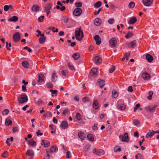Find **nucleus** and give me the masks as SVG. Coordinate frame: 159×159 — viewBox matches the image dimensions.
<instances>
[{"instance_id":"a878e982","label":"nucleus","mask_w":159,"mask_h":159,"mask_svg":"<svg viewBox=\"0 0 159 159\" xmlns=\"http://www.w3.org/2000/svg\"><path fill=\"white\" fill-rule=\"evenodd\" d=\"M57 76L56 75V72L54 71L52 74V82L56 81L57 80Z\"/></svg>"},{"instance_id":"72a5a7b5","label":"nucleus","mask_w":159,"mask_h":159,"mask_svg":"<svg viewBox=\"0 0 159 159\" xmlns=\"http://www.w3.org/2000/svg\"><path fill=\"white\" fill-rule=\"evenodd\" d=\"M46 40V37H40L39 39V43L41 44L43 43Z\"/></svg>"},{"instance_id":"6e6552de","label":"nucleus","mask_w":159,"mask_h":159,"mask_svg":"<svg viewBox=\"0 0 159 159\" xmlns=\"http://www.w3.org/2000/svg\"><path fill=\"white\" fill-rule=\"evenodd\" d=\"M157 107V105H154L153 107L149 106L146 108V111L149 112H154L156 108Z\"/></svg>"},{"instance_id":"49530a36","label":"nucleus","mask_w":159,"mask_h":159,"mask_svg":"<svg viewBox=\"0 0 159 159\" xmlns=\"http://www.w3.org/2000/svg\"><path fill=\"white\" fill-rule=\"evenodd\" d=\"M9 111L8 110L6 109L2 111V114L3 115H6L7 114L9 113Z\"/></svg>"},{"instance_id":"0eeeda50","label":"nucleus","mask_w":159,"mask_h":159,"mask_svg":"<svg viewBox=\"0 0 159 159\" xmlns=\"http://www.w3.org/2000/svg\"><path fill=\"white\" fill-rule=\"evenodd\" d=\"M26 155L27 156L30 157L29 159H33L34 158V153L33 150H28L26 151Z\"/></svg>"},{"instance_id":"6ab92c4d","label":"nucleus","mask_w":159,"mask_h":159,"mask_svg":"<svg viewBox=\"0 0 159 159\" xmlns=\"http://www.w3.org/2000/svg\"><path fill=\"white\" fill-rule=\"evenodd\" d=\"M94 39L97 45H100L101 43V39L98 35H96L94 37Z\"/></svg>"},{"instance_id":"b1692460","label":"nucleus","mask_w":159,"mask_h":159,"mask_svg":"<svg viewBox=\"0 0 159 159\" xmlns=\"http://www.w3.org/2000/svg\"><path fill=\"white\" fill-rule=\"evenodd\" d=\"M78 136L82 140H84L85 138V134L81 131L79 132L78 133Z\"/></svg>"},{"instance_id":"680f3d73","label":"nucleus","mask_w":159,"mask_h":159,"mask_svg":"<svg viewBox=\"0 0 159 159\" xmlns=\"http://www.w3.org/2000/svg\"><path fill=\"white\" fill-rule=\"evenodd\" d=\"M68 72L66 70H63L61 71V74L62 75L64 76H66V75L67 74Z\"/></svg>"},{"instance_id":"c9c22d12","label":"nucleus","mask_w":159,"mask_h":159,"mask_svg":"<svg viewBox=\"0 0 159 159\" xmlns=\"http://www.w3.org/2000/svg\"><path fill=\"white\" fill-rule=\"evenodd\" d=\"M154 131L152 130V132H149L146 135V137L147 138H148L149 137H151L153 135H154L155 133H154Z\"/></svg>"},{"instance_id":"7ed1b4c3","label":"nucleus","mask_w":159,"mask_h":159,"mask_svg":"<svg viewBox=\"0 0 159 159\" xmlns=\"http://www.w3.org/2000/svg\"><path fill=\"white\" fill-rule=\"evenodd\" d=\"M13 39L15 42H18L20 39V33L19 32L15 33L13 35Z\"/></svg>"},{"instance_id":"f257e3e1","label":"nucleus","mask_w":159,"mask_h":159,"mask_svg":"<svg viewBox=\"0 0 159 159\" xmlns=\"http://www.w3.org/2000/svg\"><path fill=\"white\" fill-rule=\"evenodd\" d=\"M75 35L77 40L80 41L84 37V34L81 27L75 31Z\"/></svg>"},{"instance_id":"3c124183","label":"nucleus","mask_w":159,"mask_h":159,"mask_svg":"<svg viewBox=\"0 0 159 159\" xmlns=\"http://www.w3.org/2000/svg\"><path fill=\"white\" fill-rule=\"evenodd\" d=\"M134 124L136 125H138L140 124V123L138 120H134L133 121Z\"/></svg>"},{"instance_id":"864d4df0","label":"nucleus","mask_w":159,"mask_h":159,"mask_svg":"<svg viewBox=\"0 0 159 159\" xmlns=\"http://www.w3.org/2000/svg\"><path fill=\"white\" fill-rule=\"evenodd\" d=\"M8 155V153L7 151L4 152L2 155V157H6Z\"/></svg>"},{"instance_id":"2eb2a0df","label":"nucleus","mask_w":159,"mask_h":159,"mask_svg":"<svg viewBox=\"0 0 159 159\" xmlns=\"http://www.w3.org/2000/svg\"><path fill=\"white\" fill-rule=\"evenodd\" d=\"M51 8V5L50 4L46 5L45 7V10L47 13V16L50 13V9Z\"/></svg>"},{"instance_id":"39448f33","label":"nucleus","mask_w":159,"mask_h":159,"mask_svg":"<svg viewBox=\"0 0 159 159\" xmlns=\"http://www.w3.org/2000/svg\"><path fill=\"white\" fill-rule=\"evenodd\" d=\"M119 138L121 139L122 141L126 142L129 139L128 134L127 133H125L124 135H120Z\"/></svg>"},{"instance_id":"7c9ffc66","label":"nucleus","mask_w":159,"mask_h":159,"mask_svg":"<svg viewBox=\"0 0 159 159\" xmlns=\"http://www.w3.org/2000/svg\"><path fill=\"white\" fill-rule=\"evenodd\" d=\"M133 35V34L132 32L129 31L125 36V38L128 39L129 38L132 37Z\"/></svg>"},{"instance_id":"bb28decb","label":"nucleus","mask_w":159,"mask_h":159,"mask_svg":"<svg viewBox=\"0 0 159 159\" xmlns=\"http://www.w3.org/2000/svg\"><path fill=\"white\" fill-rule=\"evenodd\" d=\"M18 18L17 16H14L10 18L8 20L9 21L16 22L18 20Z\"/></svg>"},{"instance_id":"dca6fc26","label":"nucleus","mask_w":159,"mask_h":159,"mask_svg":"<svg viewBox=\"0 0 159 159\" xmlns=\"http://www.w3.org/2000/svg\"><path fill=\"white\" fill-rule=\"evenodd\" d=\"M41 145H43L44 147L47 148L50 145V143L49 141L47 140H42Z\"/></svg>"},{"instance_id":"393cba45","label":"nucleus","mask_w":159,"mask_h":159,"mask_svg":"<svg viewBox=\"0 0 159 159\" xmlns=\"http://www.w3.org/2000/svg\"><path fill=\"white\" fill-rule=\"evenodd\" d=\"M98 83L99 85L101 88H102L105 85V81L101 79H99L98 80Z\"/></svg>"},{"instance_id":"aec40b11","label":"nucleus","mask_w":159,"mask_h":159,"mask_svg":"<svg viewBox=\"0 0 159 159\" xmlns=\"http://www.w3.org/2000/svg\"><path fill=\"white\" fill-rule=\"evenodd\" d=\"M40 7L38 5H33L32 7V10L33 11L37 12L39 11Z\"/></svg>"},{"instance_id":"a19ab883","label":"nucleus","mask_w":159,"mask_h":159,"mask_svg":"<svg viewBox=\"0 0 159 159\" xmlns=\"http://www.w3.org/2000/svg\"><path fill=\"white\" fill-rule=\"evenodd\" d=\"M135 5V3L133 2H129V5L128 7L129 8H133Z\"/></svg>"},{"instance_id":"e2e57ef3","label":"nucleus","mask_w":159,"mask_h":159,"mask_svg":"<svg viewBox=\"0 0 159 159\" xmlns=\"http://www.w3.org/2000/svg\"><path fill=\"white\" fill-rule=\"evenodd\" d=\"M102 10V8H99L97 11H95L94 12V14L95 15H97L99 14L100 12Z\"/></svg>"},{"instance_id":"37998d69","label":"nucleus","mask_w":159,"mask_h":159,"mask_svg":"<svg viewBox=\"0 0 159 159\" xmlns=\"http://www.w3.org/2000/svg\"><path fill=\"white\" fill-rule=\"evenodd\" d=\"M69 111L68 109L67 108H66L63 111L62 114L63 115H65L67 114H69Z\"/></svg>"},{"instance_id":"bf43d9fd","label":"nucleus","mask_w":159,"mask_h":159,"mask_svg":"<svg viewBox=\"0 0 159 159\" xmlns=\"http://www.w3.org/2000/svg\"><path fill=\"white\" fill-rule=\"evenodd\" d=\"M3 9L5 11H7L9 9V7L8 5H5L4 6Z\"/></svg>"},{"instance_id":"423d86ee","label":"nucleus","mask_w":159,"mask_h":159,"mask_svg":"<svg viewBox=\"0 0 159 159\" xmlns=\"http://www.w3.org/2000/svg\"><path fill=\"white\" fill-rule=\"evenodd\" d=\"M93 152L97 155L101 156L103 155L104 153V151L102 149L98 150L95 148L93 150Z\"/></svg>"},{"instance_id":"2f4dec72","label":"nucleus","mask_w":159,"mask_h":159,"mask_svg":"<svg viewBox=\"0 0 159 159\" xmlns=\"http://www.w3.org/2000/svg\"><path fill=\"white\" fill-rule=\"evenodd\" d=\"M39 80L38 81L39 82H42L44 80V76L43 75L41 74L39 75Z\"/></svg>"},{"instance_id":"69168bd1","label":"nucleus","mask_w":159,"mask_h":159,"mask_svg":"<svg viewBox=\"0 0 159 159\" xmlns=\"http://www.w3.org/2000/svg\"><path fill=\"white\" fill-rule=\"evenodd\" d=\"M47 116L48 117H52V113L49 112V111H48L46 112Z\"/></svg>"},{"instance_id":"4468645a","label":"nucleus","mask_w":159,"mask_h":159,"mask_svg":"<svg viewBox=\"0 0 159 159\" xmlns=\"http://www.w3.org/2000/svg\"><path fill=\"white\" fill-rule=\"evenodd\" d=\"M142 77L143 78L146 80L149 79L151 78L150 74L146 72H144L142 74Z\"/></svg>"},{"instance_id":"f03ea898","label":"nucleus","mask_w":159,"mask_h":159,"mask_svg":"<svg viewBox=\"0 0 159 159\" xmlns=\"http://www.w3.org/2000/svg\"><path fill=\"white\" fill-rule=\"evenodd\" d=\"M18 99L19 103L20 104H22L27 102L28 100L27 96L25 94H22L19 96Z\"/></svg>"},{"instance_id":"4d7b16f0","label":"nucleus","mask_w":159,"mask_h":159,"mask_svg":"<svg viewBox=\"0 0 159 159\" xmlns=\"http://www.w3.org/2000/svg\"><path fill=\"white\" fill-rule=\"evenodd\" d=\"M118 108L121 110H124L125 109V107L124 105H121Z\"/></svg>"},{"instance_id":"9d476101","label":"nucleus","mask_w":159,"mask_h":159,"mask_svg":"<svg viewBox=\"0 0 159 159\" xmlns=\"http://www.w3.org/2000/svg\"><path fill=\"white\" fill-rule=\"evenodd\" d=\"M57 147L56 145H53L51 147L50 149H48L46 150L47 152H50L51 153H53L57 152Z\"/></svg>"},{"instance_id":"c03bdc74","label":"nucleus","mask_w":159,"mask_h":159,"mask_svg":"<svg viewBox=\"0 0 159 159\" xmlns=\"http://www.w3.org/2000/svg\"><path fill=\"white\" fill-rule=\"evenodd\" d=\"M8 42H6V47L7 48V49L8 50L10 51L11 49L10 48L11 47V43H9L8 44Z\"/></svg>"},{"instance_id":"c756f323","label":"nucleus","mask_w":159,"mask_h":159,"mask_svg":"<svg viewBox=\"0 0 159 159\" xmlns=\"http://www.w3.org/2000/svg\"><path fill=\"white\" fill-rule=\"evenodd\" d=\"M87 138L91 141H94V137L93 134H89L87 135Z\"/></svg>"},{"instance_id":"412c9836","label":"nucleus","mask_w":159,"mask_h":159,"mask_svg":"<svg viewBox=\"0 0 159 159\" xmlns=\"http://www.w3.org/2000/svg\"><path fill=\"white\" fill-rule=\"evenodd\" d=\"M93 106L95 109L97 110L98 109L99 106L98 102L97 100H94Z\"/></svg>"},{"instance_id":"0e129e2a","label":"nucleus","mask_w":159,"mask_h":159,"mask_svg":"<svg viewBox=\"0 0 159 159\" xmlns=\"http://www.w3.org/2000/svg\"><path fill=\"white\" fill-rule=\"evenodd\" d=\"M44 17L43 16H40L38 18V21L39 22H42Z\"/></svg>"},{"instance_id":"cd10ccee","label":"nucleus","mask_w":159,"mask_h":159,"mask_svg":"<svg viewBox=\"0 0 159 159\" xmlns=\"http://www.w3.org/2000/svg\"><path fill=\"white\" fill-rule=\"evenodd\" d=\"M95 63L97 64H100L102 62V59L98 56H97L95 58Z\"/></svg>"},{"instance_id":"ddd939ff","label":"nucleus","mask_w":159,"mask_h":159,"mask_svg":"<svg viewBox=\"0 0 159 159\" xmlns=\"http://www.w3.org/2000/svg\"><path fill=\"white\" fill-rule=\"evenodd\" d=\"M126 45L129 46V47H130L132 48H134L136 46V41L134 40L130 43H126Z\"/></svg>"},{"instance_id":"338daca9","label":"nucleus","mask_w":159,"mask_h":159,"mask_svg":"<svg viewBox=\"0 0 159 159\" xmlns=\"http://www.w3.org/2000/svg\"><path fill=\"white\" fill-rule=\"evenodd\" d=\"M128 90L129 92H132L133 91L132 86H129L128 87Z\"/></svg>"},{"instance_id":"8fccbe9b","label":"nucleus","mask_w":159,"mask_h":159,"mask_svg":"<svg viewBox=\"0 0 159 159\" xmlns=\"http://www.w3.org/2000/svg\"><path fill=\"white\" fill-rule=\"evenodd\" d=\"M47 87L48 88H52L53 87V85L51 83H48L46 84Z\"/></svg>"},{"instance_id":"a211bd4d","label":"nucleus","mask_w":159,"mask_h":159,"mask_svg":"<svg viewBox=\"0 0 159 159\" xmlns=\"http://www.w3.org/2000/svg\"><path fill=\"white\" fill-rule=\"evenodd\" d=\"M137 21V19L135 17L131 18L130 20L128 21L129 24H133Z\"/></svg>"},{"instance_id":"6e6d98bb","label":"nucleus","mask_w":159,"mask_h":159,"mask_svg":"<svg viewBox=\"0 0 159 159\" xmlns=\"http://www.w3.org/2000/svg\"><path fill=\"white\" fill-rule=\"evenodd\" d=\"M50 91L51 92L52 94H55L56 96H57V94L58 91L57 90H54L52 89H50Z\"/></svg>"},{"instance_id":"c85d7f7f","label":"nucleus","mask_w":159,"mask_h":159,"mask_svg":"<svg viewBox=\"0 0 159 159\" xmlns=\"http://www.w3.org/2000/svg\"><path fill=\"white\" fill-rule=\"evenodd\" d=\"M28 144L32 146H34L36 145V142L33 139H31L28 141Z\"/></svg>"},{"instance_id":"de8ad7c7","label":"nucleus","mask_w":159,"mask_h":159,"mask_svg":"<svg viewBox=\"0 0 159 159\" xmlns=\"http://www.w3.org/2000/svg\"><path fill=\"white\" fill-rule=\"evenodd\" d=\"M140 107V105L139 104H137L135 107L134 108V112H135Z\"/></svg>"},{"instance_id":"5fc2aeb1","label":"nucleus","mask_w":159,"mask_h":159,"mask_svg":"<svg viewBox=\"0 0 159 159\" xmlns=\"http://www.w3.org/2000/svg\"><path fill=\"white\" fill-rule=\"evenodd\" d=\"M47 154L46 155V156L44 157V159H49L50 158V154H51L52 153H51L50 152H47Z\"/></svg>"},{"instance_id":"a18cd8bd","label":"nucleus","mask_w":159,"mask_h":159,"mask_svg":"<svg viewBox=\"0 0 159 159\" xmlns=\"http://www.w3.org/2000/svg\"><path fill=\"white\" fill-rule=\"evenodd\" d=\"M116 67L114 65H112L109 69V72L110 73H112L115 69Z\"/></svg>"},{"instance_id":"f704fd0d","label":"nucleus","mask_w":159,"mask_h":159,"mask_svg":"<svg viewBox=\"0 0 159 159\" xmlns=\"http://www.w3.org/2000/svg\"><path fill=\"white\" fill-rule=\"evenodd\" d=\"M102 5V3L100 1H98L96 2L94 5V7L95 8H99Z\"/></svg>"},{"instance_id":"774afa93","label":"nucleus","mask_w":159,"mask_h":159,"mask_svg":"<svg viewBox=\"0 0 159 159\" xmlns=\"http://www.w3.org/2000/svg\"><path fill=\"white\" fill-rule=\"evenodd\" d=\"M40 130H38L37 132H36V134L37 136H39V135H42L43 134L41 132H40Z\"/></svg>"},{"instance_id":"13d9d810","label":"nucleus","mask_w":159,"mask_h":159,"mask_svg":"<svg viewBox=\"0 0 159 159\" xmlns=\"http://www.w3.org/2000/svg\"><path fill=\"white\" fill-rule=\"evenodd\" d=\"M66 157L68 158H70L71 157V153L70 151H67L66 152Z\"/></svg>"},{"instance_id":"f8f14e48","label":"nucleus","mask_w":159,"mask_h":159,"mask_svg":"<svg viewBox=\"0 0 159 159\" xmlns=\"http://www.w3.org/2000/svg\"><path fill=\"white\" fill-rule=\"evenodd\" d=\"M60 127L63 129H65L68 128L69 126L66 121H62L60 124Z\"/></svg>"},{"instance_id":"4be33fe9","label":"nucleus","mask_w":159,"mask_h":159,"mask_svg":"<svg viewBox=\"0 0 159 159\" xmlns=\"http://www.w3.org/2000/svg\"><path fill=\"white\" fill-rule=\"evenodd\" d=\"M101 22L102 21L101 19L99 18H97L95 19L94 23L96 26H99L100 25Z\"/></svg>"},{"instance_id":"09e8293b","label":"nucleus","mask_w":159,"mask_h":159,"mask_svg":"<svg viewBox=\"0 0 159 159\" xmlns=\"http://www.w3.org/2000/svg\"><path fill=\"white\" fill-rule=\"evenodd\" d=\"M115 21V20L113 18H110L109 19L108 21V23L110 24H113Z\"/></svg>"},{"instance_id":"603ef678","label":"nucleus","mask_w":159,"mask_h":159,"mask_svg":"<svg viewBox=\"0 0 159 159\" xmlns=\"http://www.w3.org/2000/svg\"><path fill=\"white\" fill-rule=\"evenodd\" d=\"M75 117L78 120H80L81 119V115L79 113H77Z\"/></svg>"},{"instance_id":"5701e85b","label":"nucleus","mask_w":159,"mask_h":159,"mask_svg":"<svg viewBox=\"0 0 159 159\" xmlns=\"http://www.w3.org/2000/svg\"><path fill=\"white\" fill-rule=\"evenodd\" d=\"M146 58L147 60L149 62H152L153 60V57L149 54H147L146 55Z\"/></svg>"},{"instance_id":"ea45409f","label":"nucleus","mask_w":159,"mask_h":159,"mask_svg":"<svg viewBox=\"0 0 159 159\" xmlns=\"http://www.w3.org/2000/svg\"><path fill=\"white\" fill-rule=\"evenodd\" d=\"M112 97L114 98H116L118 96L117 92L115 90H113L112 91Z\"/></svg>"},{"instance_id":"79ce46f5","label":"nucleus","mask_w":159,"mask_h":159,"mask_svg":"<svg viewBox=\"0 0 159 159\" xmlns=\"http://www.w3.org/2000/svg\"><path fill=\"white\" fill-rule=\"evenodd\" d=\"M75 7L77 8H80L82 7V3L80 2H77L75 3Z\"/></svg>"},{"instance_id":"473e14b6","label":"nucleus","mask_w":159,"mask_h":159,"mask_svg":"<svg viewBox=\"0 0 159 159\" xmlns=\"http://www.w3.org/2000/svg\"><path fill=\"white\" fill-rule=\"evenodd\" d=\"M72 57L75 60H77L80 57V55L79 53L76 52L73 54Z\"/></svg>"},{"instance_id":"f3484780","label":"nucleus","mask_w":159,"mask_h":159,"mask_svg":"<svg viewBox=\"0 0 159 159\" xmlns=\"http://www.w3.org/2000/svg\"><path fill=\"white\" fill-rule=\"evenodd\" d=\"M142 2L146 6H149L152 3V0H143Z\"/></svg>"},{"instance_id":"9b49d317","label":"nucleus","mask_w":159,"mask_h":159,"mask_svg":"<svg viewBox=\"0 0 159 159\" xmlns=\"http://www.w3.org/2000/svg\"><path fill=\"white\" fill-rule=\"evenodd\" d=\"M109 44L111 47H114L117 44V41L115 38L111 39L109 42Z\"/></svg>"},{"instance_id":"1a4fd4ad","label":"nucleus","mask_w":159,"mask_h":159,"mask_svg":"<svg viewBox=\"0 0 159 159\" xmlns=\"http://www.w3.org/2000/svg\"><path fill=\"white\" fill-rule=\"evenodd\" d=\"M98 70L96 68H94L92 69L90 74L91 75L94 77H96L98 75Z\"/></svg>"},{"instance_id":"20e7f679","label":"nucleus","mask_w":159,"mask_h":159,"mask_svg":"<svg viewBox=\"0 0 159 159\" xmlns=\"http://www.w3.org/2000/svg\"><path fill=\"white\" fill-rule=\"evenodd\" d=\"M82 12V10L81 8H77L74 10L73 14L75 16H78L81 14Z\"/></svg>"},{"instance_id":"4c0bfd02","label":"nucleus","mask_w":159,"mask_h":159,"mask_svg":"<svg viewBox=\"0 0 159 159\" xmlns=\"http://www.w3.org/2000/svg\"><path fill=\"white\" fill-rule=\"evenodd\" d=\"M12 123V122L11 120L9 119H7L5 120V125L7 126H8L10 125H11Z\"/></svg>"},{"instance_id":"58836bf2","label":"nucleus","mask_w":159,"mask_h":159,"mask_svg":"<svg viewBox=\"0 0 159 159\" xmlns=\"http://www.w3.org/2000/svg\"><path fill=\"white\" fill-rule=\"evenodd\" d=\"M22 66L25 68H27L29 66V64L27 61H24L22 62Z\"/></svg>"},{"instance_id":"052dcab7","label":"nucleus","mask_w":159,"mask_h":159,"mask_svg":"<svg viewBox=\"0 0 159 159\" xmlns=\"http://www.w3.org/2000/svg\"><path fill=\"white\" fill-rule=\"evenodd\" d=\"M82 101L84 102H86L89 101V98L87 97H84L82 98Z\"/></svg>"},{"instance_id":"e433bc0d","label":"nucleus","mask_w":159,"mask_h":159,"mask_svg":"<svg viewBox=\"0 0 159 159\" xmlns=\"http://www.w3.org/2000/svg\"><path fill=\"white\" fill-rule=\"evenodd\" d=\"M114 151L116 152H119L121 151V149L118 146H116L114 148Z\"/></svg>"}]
</instances>
